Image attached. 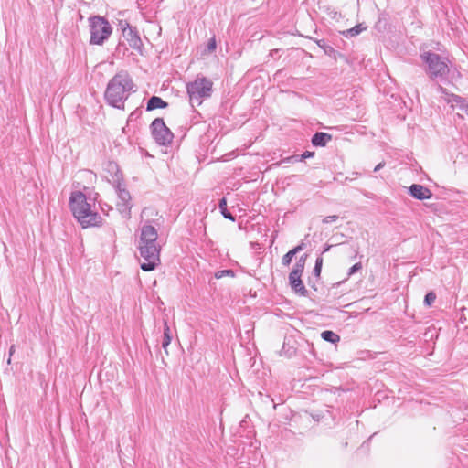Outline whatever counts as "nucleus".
<instances>
[{"label": "nucleus", "instance_id": "obj_1", "mask_svg": "<svg viewBox=\"0 0 468 468\" xmlns=\"http://www.w3.org/2000/svg\"><path fill=\"white\" fill-rule=\"evenodd\" d=\"M157 239L158 233L154 227L150 224L141 227L137 248L144 260L140 266L144 271H154L160 264L161 245Z\"/></svg>", "mask_w": 468, "mask_h": 468}, {"label": "nucleus", "instance_id": "obj_2", "mask_svg": "<svg viewBox=\"0 0 468 468\" xmlns=\"http://www.w3.org/2000/svg\"><path fill=\"white\" fill-rule=\"evenodd\" d=\"M133 82L126 71H120L108 82L104 98L107 103L117 109H124V102L128 99Z\"/></svg>", "mask_w": 468, "mask_h": 468}, {"label": "nucleus", "instance_id": "obj_3", "mask_svg": "<svg viewBox=\"0 0 468 468\" xmlns=\"http://www.w3.org/2000/svg\"><path fill=\"white\" fill-rule=\"evenodd\" d=\"M69 207L82 228L99 227L102 224L101 217L91 209V205L82 192L75 191L71 194Z\"/></svg>", "mask_w": 468, "mask_h": 468}, {"label": "nucleus", "instance_id": "obj_4", "mask_svg": "<svg viewBox=\"0 0 468 468\" xmlns=\"http://www.w3.org/2000/svg\"><path fill=\"white\" fill-rule=\"evenodd\" d=\"M422 61L426 64V72L432 80L446 79L450 69L449 60L431 51H426L420 55Z\"/></svg>", "mask_w": 468, "mask_h": 468}, {"label": "nucleus", "instance_id": "obj_5", "mask_svg": "<svg viewBox=\"0 0 468 468\" xmlns=\"http://www.w3.org/2000/svg\"><path fill=\"white\" fill-rule=\"evenodd\" d=\"M212 86V81L206 77H197L186 85L189 101L193 108L200 106L204 99L211 96Z\"/></svg>", "mask_w": 468, "mask_h": 468}, {"label": "nucleus", "instance_id": "obj_6", "mask_svg": "<svg viewBox=\"0 0 468 468\" xmlns=\"http://www.w3.org/2000/svg\"><path fill=\"white\" fill-rule=\"evenodd\" d=\"M89 27L90 33V44L101 46L112 33V27L108 20L101 16H90Z\"/></svg>", "mask_w": 468, "mask_h": 468}, {"label": "nucleus", "instance_id": "obj_7", "mask_svg": "<svg viewBox=\"0 0 468 468\" xmlns=\"http://www.w3.org/2000/svg\"><path fill=\"white\" fill-rule=\"evenodd\" d=\"M154 141L160 145H168L172 143L174 134L165 125L164 119L155 118L150 126Z\"/></svg>", "mask_w": 468, "mask_h": 468}, {"label": "nucleus", "instance_id": "obj_8", "mask_svg": "<svg viewBox=\"0 0 468 468\" xmlns=\"http://www.w3.org/2000/svg\"><path fill=\"white\" fill-rule=\"evenodd\" d=\"M116 191L119 199L116 204L117 208L122 215L129 218L132 208L131 195L128 190L122 187L121 183H118Z\"/></svg>", "mask_w": 468, "mask_h": 468}, {"label": "nucleus", "instance_id": "obj_9", "mask_svg": "<svg viewBox=\"0 0 468 468\" xmlns=\"http://www.w3.org/2000/svg\"><path fill=\"white\" fill-rule=\"evenodd\" d=\"M120 25L122 29V35L129 43V46L133 49L140 50L143 43L137 30L131 27L127 21H121Z\"/></svg>", "mask_w": 468, "mask_h": 468}, {"label": "nucleus", "instance_id": "obj_10", "mask_svg": "<svg viewBox=\"0 0 468 468\" xmlns=\"http://www.w3.org/2000/svg\"><path fill=\"white\" fill-rule=\"evenodd\" d=\"M409 194L418 200L430 199L432 197V192L428 187L419 184L411 185Z\"/></svg>", "mask_w": 468, "mask_h": 468}, {"label": "nucleus", "instance_id": "obj_11", "mask_svg": "<svg viewBox=\"0 0 468 468\" xmlns=\"http://www.w3.org/2000/svg\"><path fill=\"white\" fill-rule=\"evenodd\" d=\"M302 274H289V283L292 289V291L302 296H306L308 291L302 281Z\"/></svg>", "mask_w": 468, "mask_h": 468}, {"label": "nucleus", "instance_id": "obj_12", "mask_svg": "<svg viewBox=\"0 0 468 468\" xmlns=\"http://www.w3.org/2000/svg\"><path fill=\"white\" fill-rule=\"evenodd\" d=\"M332 140V135L326 133L318 132L314 134L312 144L316 147H324Z\"/></svg>", "mask_w": 468, "mask_h": 468}, {"label": "nucleus", "instance_id": "obj_13", "mask_svg": "<svg viewBox=\"0 0 468 468\" xmlns=\"http://www.w3.org/2000/svg\"><path fill=\"white\" fill-rule=\"evenodd\" d=\"M168 106V103L165 101L162 98L158 96H152L148 101L146 106V111H154L155 109H164Z\"/></svg>", "mask_w": 468, "mask_h": 468}, {"label": "nucleus", "instance_id": "obj_14", "mask_svg": "<svg viewBox=\"0 0 468 468\" xmlns=\"http://www.w3.org/2000/svg\"><path fill=\"white\" fill-rule=\"evenodd\" d=\"M304 244L302 242L301 244L294 247L292 250H289L285 255H283L282 259V263L284 266L290 265L292 261V258L301 250H303Z\"/></svg>", "mask_w": 468, "mask_h": 468}, {"label": "nucleus", "instance_id": "obj_15", "mask_svg": "<svg viewBox=\"0 0 468 468\" xmlns=\"http://www.w3.org/2000/svg\"><path fill=\"white\" fill-rule=\"evenodd\" d=\"M314 155V152L305 151L301 155H292L282 160L283 163H293V162H301L307 158H311Z\"/></svg>", "mask_w": 468, "mask_h": 468}, {"label": "nucleus", "instance_id": "obj_16", "mask_svg": "<svg viewBox=\"0 0 468 468\" xmlns=\"http://www.w3.org/2000/svg\"><path fill=\"white\" fill-rule=\"evenodd\" d=\"M164 335H163V341H162V347L165 349V353L167 354V346L170 345L172 340L171 331L166 322L164 323Z\"/></svg>", "mask_w": 468, "mask_h": 468}, {"label": "nucleus", "instance_id": "obj_17", "mask_svg": "<svg viewBox=\"0 0 468 468\" xmlns=\"http://www.w3.org/2000/svg\"><path fill=\"white\" fill-rule=\"evenodd\" d=\"M306 259H307V255L301 256L298 259V261H296V263L294 264V266L292 268V271L290 273L303 274V270H304V266H305Z\"/></svg>", "mask_w": 468, "mask_h": 468}, {"label": "nucleus", "instance_id": "obj_18", "mask_svg": "<svg viewBox=\"0 0 468 468\" xmlns=\"http://www.w3.org/2000/svg\"><path fill=\"white\" fill-rule=\"evenodd\" d=\"M366 29H367L366 26H364L363 24H358V25L353 27L352 28H349V29L344 31L343 35L346 37H356Z\"/></svg>", "mask_w": 468, "mask_h": 468}, {"label": "nucleus", "instance_id": "obj_19", "mask_svg": "<svg viewBox=\"0 0 468 468\" xmlns=\"http://www.w3.org/2000/svg\"><path fill=\"white\" fill-rule=\"evenodd\" d=\"M218 207L225 218L235 221V217L227 209V200L225 197L219 200Z\"/></svg>", "mask_w": 468, "mask_h": 468}, {"label": "nucleus", "instance_id": "obj_20", "mask_svg": "<svg viewBox=\"0 0 468 468\" xmlns=\"http://www.w3.org/2000/svg\"><path fill=\"white\" fill-rule=\"evenodd\" d=\"M321 336L324 341H327V342H330L333 344L337 343L340 340V336L337 334H335V332L330 331V330H325V331L322 332Z\"/></svg>", "mask_w": 468, "mask_h": 468}, {"label": "nucleus", "instance_id": "obj_21", "mask_svg": "<svg viewBox=\"0 0 468 468\" xmlns=\"http://www.w3.org/2000/svg\"><path fill=\"white\" fill-rule=\"evenodd\" d=\"M281 353H282V355H283L287 357H292V356H294L296 354V348L293 346H290V343L285 341L283 343Z\"/></svg>", "mask_w": 468, "mask_h": 468}, {"label": "nucleus", "instance_id": "obj_22", "mask_svg": "<svg viewBox=\"0 0 468 468\" xmlns=\"http://www.w3.org/2000/svg\"><path fill=\"white\" fill-rule=\"evenodd\" d=\"M322 265H323V258L317 257L315 261V265L313 270V277L317 281L320 278L321 271H322Z\"/></svg>", "mask_w": 468, "mask_h": 468}, {"label": "nucleus", "instance_id": "obj_23", "mask_svg": "<svg viewBox=\"0 0 468 468\" xmlns=\"http://www.w3.org/2000/svg\"><path fill=\"white\" fill-rule=\"evenodd\" d=\"M142 115V111L137 108L136 110H134L133 112H132L128 117V123L129 122H133L134 121H136L137 119H139Z\"/></svg>", "mask_w": 468, "mask_h": 468}, {"label": "nucleus", "instance_id": "obj_24", "mask_svg": "<svg viewBox=\"0 0 468 468\" xmlns=\"http://www.w3.org/2000/svg\"><path fill=\"white\" fill-rule=\"evenodd\" d=\"M436 299V294L433 292H429L424 298V303L426 305L431 306Z\"/></svg>", "mask_w": 468, "mask_h": 468}, {"label": "nucleus", "instance_id": "obj_25", "mask_svg": "<svg viewBox=\"0 0 468 468\" xmlns=\"http://www.w3.org/2000/svg\"><path fill=\"white\" fill-rule=\"evenodd\" d=\"M226 275H231V276H233V275H234V272H233V271H232V270H223V271H218L215 274L216 278H218V279L222 278V277H224V276H226Z\"/></svg>", "mask_w": 468, "mask_h": 468}, {"label": "nucleus", "instance_id": "obj_26", "mask_svg": "<svg viewBox=\"0 0 468 468\" xmlns=\"http://www.w3.org/2000/svg\"><path fill=\"white\" fill-rule=\"evenodd\" d=\"M361 269H362V263L361 262H357V263L354 264L349 269L348 275H352V274L356 273V271H360Z\"/></svg>", "mask_w": 468, "mask_h": 468}, {"label": "nucleus", "instance_id": "obj_27", "mask_svg": "<svg viewBox=\"0 0 468 468\" xmlns=\"http://www.w3.org/2000/svg\"><path fill=\"white\" fill-rule=\"evenodd\" d=\"M216 47H217V44H216L215 37L210 38L207 43V50L209 52H212L216 49Z\"/></svg>", "mask_w": 468, "mask_h": 468}, {"label": "nucleus", "instance_id": "obj_28", "mask_svg": "<svg viewBox=\"0 0 468 468\" xmlns=\"http://www.w3.org/2000/svg\"><path fill=\"white\" fill-rule=\"evenodd\" d=\"M337 219H338V216H336V215L327 216V217L324 218L323 223L324 224L332 223V222H335Z\"/></svg>", "mask_w": 468, "mask_h": 468}, {"label": "nucleus", "instance_id": "obj_29", "mask_svg": "<svg viewBox=\"0 0 468 468\" xmlns=\"http://www.w3.org/2000/svg\"><path fill=\"white\" fill-rule=\"evenodd\" d=\"M15 350H16V346L15 345H12L9 348V357H8V360H7V363L10 364L11 362V356H13V354L15 353Z\"/></svg>", "mask_w": 468, "mask_h": 468}, {"label": "nucleus", "instance_id": "obj_30", "mask_svg": "<svg viewBox=\"0 0 468 468\" xmlns=\"http://www.w3.org/2000/svg\"><path fill=\"white\" fill-rule=\"evenodd\" d=\"M385 166V163L384 162H381L379 164H378L375 168H374V172H378L379 171L381 168H383Z\"/></svg>", "mask_w": 468, "mask_h": 468}, {"label": "nucleus", "instance_id": "obj_31", "mask_svg": "<svg viewBox=\"0 0 468 468\" xmlns=\"http://www.w3.org/2000/svg\"><path fill=\"white\" fill-rule=\"evenodd\" d=\"M308 284H309L311 287H313V288H314V289H315V287H314V282H313V278H312V277H310V278H309V280H308Z\"/></svg>", "mask_w": 468, "mask_h": 468}, {"label": "nucleus", "instance_id": "obj_32", "mask_svg": "<svg viewBox=\"0 0 468 468\" xmlns=\"http://www.w3.org/2000/svg\"><path fill=\"white\" fill-rule=\"evenodd\" d=\"M331 247H332L331 245H325V247L324 248L323 253L327 252Z\"/></svg>", "mask_w": 468, "mask_h": 468}, {"label": "nucleus", "instance_id": "obj_33", "mask_svg": "<svg viewBox=\"0 0 468 468\" xmlns=\"http://www.w3.org/2000/svg\"><path fill=\"white\" fill-rule=\"evenodd\" d=\"M112 168H116L118 170V166L116 164H110L109 165Z\"/></svg>", "mask_w": 468, "mask_h": 468}, {"label": "nucleus", "instance_id": "obj_34", "mask_svg": "<svg viewBox=\"0 0 468 468\" xmlns=\"http://www.w3.org/2000/svg\"><path fill=\"white\" fill-rule=\"evenodd\" d=\"M438 90H440L441 91L444 92V89L441 86H438Z\"/></svg>", "mask_w": 468, "mask_h": 468}]
</instances>
